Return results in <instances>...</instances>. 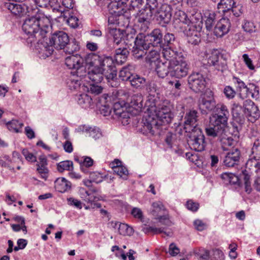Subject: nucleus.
Returning <instances> with one entry per match:
<instances>
[{"label":"nucleus","instance_id":"f257e3e1","mask_svg":"<svg viewBox=\"0 0 260 260\" xmlns=\"http://www.w3.org/2000/svg\"><path fill=\"white\" fill-rule=\"evenodd\" d=\"M49 24V19L44 14L38 11L35 16L26 19L22 29L26 34L40 40L46 37Z\"/></svg>","mask_w":260,"mask_h":260},{"label":"nucleus","instance_id":"f03ea898","mask_svg":"<svg viewBox=\"0 0 260 260\" xmlns=\"http://www.w3.org/2000/svg\"><path fill=\"white\" fill-rule=\"evenodd\" d=\"M101 66V56L94 53H90L85 57V69L88 70V78L98 83L103 79Z\"/></svg>","mask_w":260,"mask_h":260},{"label":"nucleus","instance_id":"7ed1b4c3","mask_svg":"<svg viewBox=\"0 0 260 260\" xmlns=\"http://www.w3.org/2000/svg\"><path fill=\"white\" fill-rule=\"evenodd\" d=\"M68 35L62 31L53 34L50 40V43L57 49H64L66 53L72 54L78 50V45L69 44Z\"/></svg>","mask_w":260,"mask_h":260},{"label":"nucleus","instance_id":"20e7f679","mask_svg":"<svg viewBox=\"0 0 260 260\" xmlns=\"http://www.w3.org/2000/svg\"><path fill=\"white\" fill-rule=\"evenodd\" d=\"M215 108L216 113L210 118V126L218 127L223 131L227 124L229 111L226 107L222 104H217Z\"/></svg>","mask_w":260,"mask_h":260},{"label":"nucleus","instance_id":"39448f33","mask_svg":"<svg viewBox=\"0 0 260 260\" xmlns=\"http://www.w3.org/2000/svg\"><path fill=\"white\" fill-rule=\"evenodd\" d=\"M189 66L181 57L171 60L169 62V73L172 77L181 79L187 76Z\"/></svg>","mask_w":260,"mask_h":260},{"label":"nucleus","instance_id":"423d86ee","mask_svg":"<svg viewBox=\"0 0 260 260\" xmlns=\"http://www.w3.org/2000/svg\"><path fill=\"white\" fill-rule=\"evenodd\" d=\"M189 133L188 144L191 149L197 151H202L205 149V137L201 129L194 126Z\"/></svg>","mask_w":260,"mask_h":260},{"label":"nucleus","instance_id":"0eeeda50","mask_svg":"<svg viewBox=\"0 0 260 260\" xmlns=\"http://www.w3.org/2000/svg\"><path fill=\"white\" fill-rule=\"evenodd\" d=\"M152 207V214L160 223L165 225L163 229H167L168 227L171 226L173 224L170 219L167 211L165 209L161 202L153 203Z\"/></svg>","mask_w":260,"mask_h":260},{"label":"nucleus","instance_id":"6e6552de","mask_svg":"<svg viewBox=\"0 0 260 260\" xmlns=\"http://www.w3.org/2000/svg\"><path fill=\"white\" fill-rule=\"evenodd\" d=\"M129 95L127 93H119L118 101L115 103L113 106V110L115 115L124 117L126 114L130 112H134L133 110L128 106Z\"/></svg>","mask_w":260,"mask_h":260},{"label":"nucleus","instance_id":"1a4fd4ad","mask_svg":"<svg viewBox=\"0 0 260 260\" xmlns=\"http://www.w3.org/2000/svg\"><path fill=\"white\" fill-rule=\"evenodd\" d=\"M81 198L86 209L101 207V204L98 202L101 200L102 197L98 189L95 188L89 189L88 190H85L84 193H82Z\"/></svg>","mask_w":260,"mask_h":260},{"label":"nucleus","instance_id":"9d476101","mask_svg":"<svg viewBox=\"0 0 260 260\" xmlns=\"http://www.w3.org/2000/svg\"><path fill=\"white\" fill-rule=\"evenodd\" d=\"M243 114L247 120L255 122L260 117V111L258 107L250 100L246 101L243 105Z\"/></svg>","mask_w":260,"mask_h":260},{"label":"nucleus","instance_id":"9b49d317","mask_svg":"<svg viewBox=\"0 0 260 260\" xmlns=\"http://www.w3.org/2000/svg\"><path fill=\"white\" fill-rule=\"evenodd\" d=\"M155 115L158 121L156 125H160L170 123L173 118L171 109L169 106L162 105L157 107L155 111Z\"/></svg>","mask_w":260,"mask_h":260},{"label":"nucleus","instance_id":"f8f14e48","mask_svg":"<svg viewBox=\"0 0 260 260\" xmlns=\"http://www.w3.org/2000/svg\"><path fill=\"white\" fill-rule=\"evenodd\" d=\"M103 75L108 80H113L117 76V71L111 57H101V66Z\"/></svg>","mask_w":260,"mask_h":260},{"label":"nucleus","instance_id":"ddd939ff","mask_svg":"<svg viewBox=\"0 0 260 260\" xmlns=\"http://www.w3.org/2000/svg\"><path fill=\"white\" fill-rule=\"evenodd\" d=\"M189 87L196 92L203 91L206 87V81L202 74L193 73L188 78Z\"/></svg>","mask_w":260,"mask_h":260},{"label":"nucleus","instance_id":"4468645a","mask_svg":"<svg viewBox=\"0 0 260 260\" xmlns=\"http://www.w3.org/2000/svg\"><path fill=\"white\" fill-rule=\"evenodd\" d=\"M220 56L221 53L218 49H209L205 52L203 60L207 66H214L220 70L219 62Z\"/></svg>","mask_w":260,"mask_h":260},{"label":"nucleus","instance_id":"2eb2a0df","mask_svg":"<svg viewBox=\"0 0 260 260\" xmlns=\"http://www.w3.org/2000/svg\"><path fill=\"white\" fill-rule=\"evenodd\" d=\"M65 63L70 69L78 71L83 67H85V59H84L80 55L76 54L67 57ZM78 73V72H77Z\"/></svg>","mask_w":260,"mask_h":260},{"label":"nucleus","instance_id":"dca6fc26","mask_svg":"<svg viewBox=\"0 0 260 260\" xmlns=\"http://www.w3.org/2000/svg\"><path fill=\"white\" fill-rule=\"evenodd\" d=\"M215 102L212 91H207L201 94L199 104L201 109L210 111L215 107Z\"/></svg>","mask_w":260,"mask_h":260},{"label":"nucleus","instance_id":"f3484780","mask_svg":"<svg viewBox=\"0 0 260 260\" xmlns=\"http://www.w3.org/2000/svg\"><path fill=\"white\" fill-rule=\"evenodd\" d=\"M111 1L109 7L112 14L117 16L123 15L129 10L127 4L123 0Z\"/></svg>","mask_w":260,"mask_h":260},{"label":"nucleus","instance_id":"a211bd4d","mask_svg":"<svg viewBox=\"0 0 260 260\" xmlns=\"http://www.w3.org/2000/svg\"><path fill=\"white\" fill-rule=\"evenodd\" d=\"M230 26V20L226 18H222L216 23L213 33L217 37H221L229 32Z\"/></svg>","mask_w":260,"mask_h":260},{"label":"nucleus","instance_id":"6ab92c4d","mask_svg":"<svg viewBox=\"0 0 260 260\" xmlns=\"http://www.w3.org/2000/svg\"><path fill=\"white\" fill-rule=\"evenodd\" d=\"M48 161L46 156H40L39 158V162L36 165V172L41 178L46 181L49 175V170L47 167Z\"/></svg>","mask_w":260,"mask_h":260},{"label":"nucleus","instance_id":"aec40b11","mask_svg":"<svg viewBox=\"0 0 260 260\" xmlns=\"http://www.w3.org/2000/svg\"><path fill=\"white\" fill-rule=\"evenodd\" d=\"M198 112L195 110H190L186 114L184 127L186 132H191L194 126L197 127L196 122L198 120Z\"/></svg>","mask_w":260,"mask_h":260},{"label":"nucleus","instance_id":"412c9836","mask_svg":"<svg viewBox=\"0 0 260 260\" xmlns=\"http://www.w3.org/2000/svg\"><path fill=\"white\" fill-rule=\"evenodd\" d=\"M109 32L111 36L113 37L114 42L117 45L119 44L124 40L126 36V31L124 30L117 29L113 27L112 23H110V19H109Z\"/></svg>","mask_w":260,"mask_h":260},{"label":"nucleus","instance_id":"4be33fe9","mask_svg":"<svg viewBox=\"0 0 260 260\" xmlns=\"http://www.w3.org/2000/svg\"><path fill=\"white\" fill-rule=\"evenodd\" d=\"M238 93L240 96L243 99L250 96L254 98L259 94L258 88L255 84L250 83L242 90H238Z\"/></svg>","mask_w":260,"mask_h":260},{"label":"nucleus","instance_id":"5701e85b","mask_svg":"<svg viewBox=\"0 0 260 260\" xmlns=\"http://www.w3.org/2000/svg\"><path fill=\"white\" fill-rule=\"evenodd\" d=\"M163 34L159 28L153 29L149 34L147 35V41L153 47L160 46L162 43Z\"/></svg>","mask_w":260,"mask_h":260},{"label":"nucleus","instance_id":"b1692460","mask_svg":"<svg viewBox=\"0 0 260 260\" xmlns=\"http://www.w3.org/2000/svg\"><path fill=\"white\" fill-rule=\"evenodd\" d=\"M240 157V151L238 148H235L227 153L224 164L228 167H234L239 161Z\"/></svg>","mask_w":260,"mask_h":260},{"label":"nucleus","instance_id":"393cba45","mask_svg":"<svg viewBox=\"0 0 260 260\" xmlns=\"http://www.w3.org/2000/svg\"><path fill=\"white\" fill-rule=\"evenodd\" d=\"M5 6L12 14L16 16H22L27 12V7L24 4L7 3H6Z\"/></svg>","mask_w":260,"mask_h":260},{"label":"nucleus","instance_id":"a878e982","mask_svg":"<svg viewBox=\"0 0 260 260\" xmlns=\"http://www.w3.org/2000/svg\"><path fill=\"white\" fill-rule=\"evenodd\" d=\"M202 18L205 22L206 29L209 31L212 30L216 19L215 12L210 10H205L204 11Z\"/></svg>","mask_w":260,"mask_h":260},{"label":"nucleus","instance_id":"bb28decb","mask_svg":"<svg viewBox=\"0 0 260 260\" xmlns=\"http://www.w3.org/2000/svg\"><path fill=\"white\" fill-rule=\"evenodd\" d=\"M153 5L154 7L148 5L143 10L138 20L139 22H148L151 18L153 14L158 13L156 9L157 4H153Z\"/></svg>","mask_w":260,"mask_h":260},{"label":"nucleus","instance_id":"cd10ccee","mask_svg":"<svg viewBox=\"0 0 260 260\" xmlns=\"http://www.w3.org/2000/svg\"><path fill=\"white\" fill-rule=\"evenodd\" d=\"M56 190L60 192H64L71 188V183L63 177L57 178L54 182Z\"/></svg>","mask_w":260,"mask_h":260},{"label":"nucleus","instance_id":"c85d7f7f","mask_svg":"<svg viewBox=\"0 0 260 260\" xmlns=\"http://www.w3.org/2000/svg\"><path fill=\"white\" fill-rule=\"evenodd\" d=\"M128 106L131 107V110H134V112H130L131 113L136 114L138 112H139L141 107V98L140 96L134 95L131 97L129 96V100L128 101Z\"/></svg>","mask_w":260,"mask_h":260},{"label":"nucleus","instance_id":"c756f323","mask_svg":"<svg viewBox=\"0 0 260 260\" xmlns=\"http://www.w3.org/2000/svg\"><path fill=\"white\" fill-rule=\"evenodd\" d=\"M147 40V35L140 34L136 39L135 45L139 49L147 50L151 45Z\"/></svg>","mask_w":260,"mask_h":260},{"label":"nucleus","instance_id":"7c9ffc66","mask_svg":"<svg viewBox=\"0 0 260 260\" xmlns=\"http://www.w3.org/2000/svg\"><path fill=\"white\" fill-rule=\"evenodd\" d=\"M111 224L114 228H118V233L120 235L126 236L130 235L132 233V229L126 224L117 221H112Z\"/></svg>","mask_w":260,"mask_h":260},{"label":"nucleus","instance_id":"2f4dec72","mask_svg":"<svg viewBox=\"0 0 260 260\" xmlns=\"http://www.w3.org/2000/svg\"><path fill=\"white\" fill-rule=\"evenodd\" d=\"M6 125L7 128L11 132L16 133L21 132V129L23 126V123L17 119H12L7 122Z\"/></svg>","mask_w":260,"mask_h":260},{"label":"nucleus","instance_id":"473e14b6","mask_svg":"<svg viewBox=\"0 0 260 260\" xmlns=\"http://www.w3.org/2000/svg\"><path fill=\"white\" fill-rule=\"evenodd\" d=\"M234 0H220L217 5V9L223 14L228 13L234 5Z\"/></svg>","mask_w":260,"mask_h":260},{"label":"nucleus","instance_id":"72a5a7b5","mask_svg":"<svg viewBox=\"0 0 260 260\" xmlns=\"http://www.w3.org/2000/svg\"><path fill=\"white\" fill-rule=\"evenodd\" d=\"M169 65L168 66L165 63L158 61L156 65V72L158 76L162 78L166 77L169 73Z\"/></svg>","mask_w":260,"mask_h":260},{"label":"nucleus","instance_id":"f704fd0d","mask_svg":"<svg viewBox=\"0 0 260 260\" xmlns=\"http://www.w3.org/2000/svg\"><path fill=\"white\" fill-rule=\"evenodd\" d=\"M56 169L59 173L72 171L73 169V163L71 160L62 161L57 164Z\"/></svg>","mask_w":260,"mask_h":260},{"label":"nucleus","instance_id":"c9c22d12","mask_svg":"<svg viewBox=\"0 0 260 260\" xmlns=\"http://www.w3.org/2000/svg\"><path fill=\"white\" fill-rule=\"evenodd\" d=\"M221 178L224 183L235 184L238 181V178L235 174L231 173H223L221 175Z\"/></svg>","mask_w":260,"mask_h":260},{"label":"nucleus","instance_id":"e433bc0d","mask_svg":"<svg viewBox=\"0 0 260 260\" xmlns=\"http://www.w3.org/2000/svg\"><path fill=\"white\" fill-rule=\"evenodd\" d=\"M127 54L128 51L126 48L117 49L115 51V59L117 61L124 62L126 60Z\"/></svg>","mask_w":260,"mask_h":260},{"label":"nucleus","instance_id":"4c0bfd02","mask_svg":"<svg viewBox=\"0 0 260 260\" xmlns=\"http://www.w3.org/2000/svg\"><path fill=\"white\" fill-rule=\"evenodd\" d=\"M225 258L223 252L219 249H213L210 254V260H224Z\"/></svg>","mask_w":260,"mask_h":260},{"label":"nucleus","instance_id":"58836bf2","mask_svg":"<svg viewBox=\"0 0 260 260\" xmlns=\"http://www.w3.org/2000/svg\"><path fill=\"white\" fill-rule=\"evenodd\" d=\"M129 81L132 85L135 87H140L141 85L144 84L145 82V80L144 78L137 75L132 76V78Z\"/></svg>","mask_w":260,"mask_h":260},{"label":"nucleus","instance_id":"ea45409f","mask_svg":"<svg viewBox=\"0 0 260 260\" xmlns=\"http://www.w3.org/2000/svg\"><path fill=\"white\" fill-rule=\"evenodd\" d=\"M104 174L99 172H91L89 173V178L93 182L99 183L101 182L104 179Z\"/></svg>","mask_w":260,"mask_h":260},{"label":"nucleus","instance_id":"a19ab883","mask_svg":"<svg viewBox=\"0 0 260 260\" xmlns=\"http://www.w3.org/2000/svg\"><path fill=\"white\" fill-rule=\"evenodd\" d=\"M234 15L239 17L243 13L244 9L243 6L240 3L234 2V5L231 9Z\"/></svg>","mask_w":260,"mask_h":260},{"label":"nucleus","instance_id":"79ce46f5","mask_svg":"<svg viewBox=\"0 0 260 260\" xmlns=\"http://www.w3.org/2000/svg\"><path fill=\"white\" fill-rule=\"evenodd\" d=\"M113 171L116 174L124 179H126L128 177V170L123 165L119 168H116Z\"/></svg>","mask_w":260,"mask_h":260},{"label":"nucleus","instance_id":"37998d69","mask_svg":"<svg viewBox=\"0 0 260 260\" xmlns=\"http://www.w3.org/2000/svg\"><path fill=\"white\" fill-rule=\"evenodd\" d=\"M252 154L256 159L260 158V139H257L255 141L252 148Z\"/></svg>","mask_w":260,"mask_h":260},{"label":"nucleus","instance_id":"c03bdc74","mask_svg":"<svg viewBox=\"0 0 260 260\" xmlns=\"http://www.w3.org/2000/svg\"><path fill=\"white\" fill-rule=\"evenodd\" d=\"M133 75L128 68H123L119 72V78L123 81L131 80Z\"/></svg>","mask_w":260,"mask_h":260},{"label":"nucleus","instance_id":"a18cd8bd","mask_svg":"<svg viewBox=\"0 0 260 260\" xmlns=\"http://www.w3.org/2000/svg\"><path fill=\"white\" fill-rule=\"evenodd\" d=\"M164 56L168 60L169 62L173 59H175L177 57L176 52H175L171 48H166L163 50Z\"/></svg>","mask_w":260,"mask_h":260},{"label":"nucleus","instance_id":"49530a36","mask_svg":"<svg viewBox=\"0 0 260 260\" xmlns=\"http://www.w3.org/2000/svg\"><path fill=\"white\" fill-rule=\"evenodd\" d=\"M22 154L25 158L29 162H35L37 161L36 156L26 149H23L22 150Z\"/></svg>","mask_w":260,"mask_h":260},{"label":"nucleus","instance_id":"de8ad7c7","mask_svg":"<svg viewBox=\"0 0 260 260\" xmlns=\"http://www.w3.org/2000/svg\"><path fill=\"white\" fill-rule=\"evenodd\" d=\"M159 57V53L155 50L151 51L146 57V59L148 60L150 63L155 62L157 60Z\"/></svg>","mask_w":260,"mask_h":260},{"label":"nucleus","instance_id":"09e8293b","mask_svg":"<svg viewBox=\"0 0 260 260\" xmlns=\"http://www.w3.org/2000/svg\"><path fill=\"white\" fill-rule=\"evenodd\" d=\"M236 141H235L232 138H228L225 139L222 143V148L224 150H226L229 149L230 147H234Z\"/></svg>","mask_w":260,"mask_h":260},{"label":"nucleus","instance_id":"8fccbe9b","mask_svg":"<svg viewBox=\"0 0 260 260\" xmlns=\"http://www.w3.org/2000/svg\"><path fill=\"white\" fill-rule=\"evenodd\" d=\"M221 131L219 128L210 126V127L206 128V133L209 136L213 137H216L218 133Z\"/></svg>","mask_w":260,"mask_h":260},{"label":"nucleus","instance_id":"3c124183","mask_svg":"<svg viewBox=\"0 0 260 260\" xmlns=\"http://www.w3.org/2000/svg\"><path fill=\"white\" fill-rule=\"evenodd\" d=\"M243 28L245 31L252 32L255 31V26L252 22L246 20L243 25Z\"/></svg>","mask_w":260,"mask_h":260},{"label":"nucleus","instance_id":"603ef678","mask_svg":"<svg viewBox=\"0 0 260 260\" xmlns=\"http://www.w3.org/2000/svg\"><path fill=\"white\" fill-rule=\"evenodd\" d=\"M186 207L188 210L192 212H196L199 209V204L198 203L194 202L192 200H190L186 202Z\"/></svg>","mask_w":260,"mask_h":260},{"label":"nucleus","instance_id":"864d4df0","mask_svg":"<svg viewBox=\"0 0 260 260\" xmlns=\"http://www.w3.org/2000/svg\"><path fill=\"white\" fill-rule=\"evenodd\" d=\"M193 225L194 226L195 229L200 231H202L204 230L207 226L206 223L203 222L202 220L200 219H197L194 221Z\"/></svg>","mask_w":260,"mask_h":260},{"label":"nucleus","instance_id":"5fc2aeb1","mask_svg":"<svg viewBox=\"0 0 260 260\" xmlns=\"http://www.w3.org/2000/svg\"><path fill=\"white\" fill-rule=\"evenodd\" d=\"M103 87L101 86L93 84L90 86L89 91L95 95L99 94L102 93Z\"/></svg>","mask_w":260,"mask_h":260},{"label":"nucleus","instance_id":"6e6d98bb","mask_svg":"<svg viewBox=\"0 0 260 260\" xmlns=\"http://www.w3.org/2000/svg\"><path fill=\"white\" fill-rule=\"evenodd\" d=\"M131 213L132 215L134 216V217L138 219L140 221H142L143 219V213L140 209L137 208H134L132 210Z\"/></svg>","mask_w":260,"mask_h":260},{"label":"nucleus","instance_id":"4d7b16f0","mask_svg":"<svg viewBox=\"0 0 260 260\" xmlns=\"http://www.w3.org/2000/svg\"><path fill=\"white\" fill-rule=\"evenodd\" d=\"M224 93L226 96L229 99L233 98L236 94V92L232 88V87L230 86H226L224 89Z\"/></svg>","mask_w":260,"mask_h":260},{"label":"nucleus","instance_id":"13d9d810","mask_svg":"<svg viewBox=\"0 0 260 260\" xmlns=\"http://www.w3.org/2000/svg\"><path fill=\"white\" fill-rule=\"evenodd\" d=\"M91 101V98L87 94H85L80 95V98H79L78 100V103L81 105L86 103H88L89 104L90 103Z\"/></svg>","mask_w":260,"mask_h":260},{"label":"nucleus","instance_id":"bf43d9fd","mask_svg":"<svg viewBox=\"0 0 260 260\" xmlns=\"http://www.w3.org/2000/svg\"><path fill=\"white\" fill-rule=\"evenodd\" d=\"M78 21L79 19L75 16H71L67 20L68 24L74 28L78 26Z\"/></svg>","mask_w":260,"mask_h":260},{"label":"nucleus","instance_id":"052dcab7","mask_svg":"<svg viewBox=\"0 0 260 260\" xmlns=\"http://www.w3.org/2000/svg\"><path fill=\"white\" fill-rule=\"evenodd\" d=\"M169 252L172 256H176L180 252V249L174 243H171L169 246Z\"/></svg>","mask_w":260,"mask_h":260},{"label":"nucleus","instance_id":"680f3d73","mask_svg":"<svg viewBox=\"0 0 260 260\" xmlns=\"http://www.w3.org/2000/svg\"><path fill=\"white\" fill-rule=\"evenodd\" d=\"M11 227L13 230L15 232H19L22 230L24 234L27 233V228L25 225H20L19 224H11Z\"/></svg>","mask_w":260,"mask_h":260},{"label":"nucleus","instance_id":"e2e57ef3","mask_svg":"<svg viewBox=\"0 0 260 260\" xmlns=\"http://www.w3.org/2000/svg\"><path fill=\"white\" fill-rule=\"evenodd\" d=\"M233 80L234 83L236 85L237 91L238 92V90H242L246 86L242 81L237 77H234Z\"/></svg>","mask_w":260,"mask_h":260},{"label":"nucleus","instance_id":"0e129e2a","mask_svg":"<svg viewBox=\"0 0 260 260\" xmlns=\"http://www.w3.org/2000/svg\"><path fill=\"white\" fill-rule=\"evenodd\" d=\"M242 57L243 58V60L245 63V64L247 65L248 68L251 70H253L254 69V66L252 64V61L251 59L249 58L248 55L246 54H244L243 55Z\"/></svg>","mask_w":260,"mask_h":260},{"label":"nucleus","instance_id":"69168bd1","mask_svg":"<svg viewBox=\"0 0 260 260\" xmlns=\"http://www.w3.org/2000/svg\"><path fill=\"white\" fill-rule=\"evenodd\" d=\"M68 201L70 205L74 206L77 208L81 209L82 207V203L80 201L77 199H74L73 198H70L68 199Z\"/></svg>","mask_w":260,"mask_h":260},{"label":"nucleus","instance_id":"338daca9","mask_svg":"<svg viewBox=\"0 0 260 260\" xmlns=\"http://www.w3.org/2000/svg\"><path fill=\"white\" fill-rule=\"evenodd\" d=\"M199 251V255L201 258L204 259H210L211 252H210L208 250L201 249H200Z\"/></svg>","mask_w":260,"mask_h":260},{"label":"nucleus","instance_id":"774afa93","mask_svg":"<svg viewBox=\"0 0 260 260\" xmlns=\"http://www.w3.org/2000/svg\"><path fill=\"white\" fill-rule=\"evenodd\" d=\"M143 0H132L130 7L133 9H139L143 5Z\"/></svg>","mask_w":260,"mask_h":260}]
</instances>
